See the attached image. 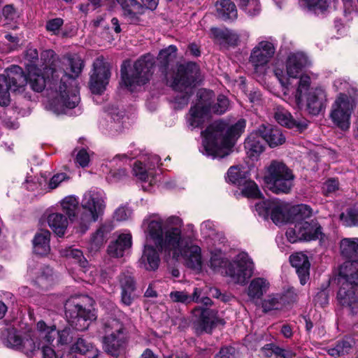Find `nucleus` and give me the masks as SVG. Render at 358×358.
<instances>
[{"label": "nucleus", "mask_w": 358, "mask_h": 358, "mask_svg": "<svg viewBox=\"0 0 358 358\" xmlns=\"http://www.w3.org/2000/svg\"><path fill=\"white\" fill-rule=\"evenodd\" d=\"M60 254L62 257H64L69 259H73L78 262L80 267L83 269L86 268L88 262L83 256V252L78 248H74L71 246L65 248L60 250Z\"/></svg>", "instance_id": "nucleus-44"}, {"label": "nucleus", "mask_w": 358, "mask_h": 358, "mask_svg": "<svg viewBox=\"0 0 358 358\" xmlns=\"http://www.w3.org/2000/svg\"><path fill=\"white\" fill-rule=\"evenodd\" d=\"M239 187L243 195L248 198L258 199L262 196L257 185L254 181L246 179Z\"/></svg>", "instance_id": "nucleus-48"}, {"label": "nucleus", "mask_w": 358, "mask_h": 358, "mask_svg": "<svg viewBox=\"0 0 358 358\" xmlns=\"http://www.w3.org/2000/svg\"><path fill=\"white\" fill-rule=\"evenodd\" d=\"M286 236L288 241L292 243H296L298 241L303 240L300 238V235L298 233V225L296 222L294 221V227H290L288 228L286 231Z\"/></svg>", "instance_id": "nucleus-59"}, {"label": "nucleus", "mask_w": 358, "mask_h": 358, "mask_svg": "<svg viewBox=\"0 0 358 358\" xmlns=\"http://www.w3.org/2000/svg\"><path fill=\"white\" fill-rule=\"evenodd\" d=\"M227 180L229 182L240 186L246 178L238 166H231L227 171Z\"/></svg>", "instance_id": "nucleus-52"}, {"label": "nucleus", "mask_w": 358, "mask_h": 358, "mask_svg": "<svg viewBox=\"0 0 358 358\" xmlns=\"http://www.w3.org/2000/svg\"><path fill=\"white\" fill-rule=\"evenodd\" d=\"M289 262L296 271L301 285H305L309 278L310 262L308 257L302 252H296L289 257Z\"/></svg>", "instance_id": "nucleus-28"}, {"label": "nucleus", "mask_w": 358, "mask_h": 358, "mask_svg": "<svg viewBox=\"0 0 358 358\" xmlns=\"http://www.w3.org/2000/svg\"><path fill=\"white\" fill-rule=\"evenodd\" d=\"M264 141L261 133H252L244 143L246 153L252 160L257 159L259 155L264 151Z\"/></svg>", "instance_id": "nucleus-32"}, {"label": "nucleus", "mask_w": 358, "mask_h": 358, "mask_svg": "<svg viewBox=\"0 0 358 358\" xmlns=\"http://www.w3.org/2000/svg\"><path fill=\"white\" fill-rule=\"evenodd\" d=\"M245 128V120H239L233 125L223 121H216L201 134L203 137L201 152L213 158H222L231 152V148Z\"/></svg>", "instance_id": "nucleus-2"}, {"label": "nucleus", "mask_w": 358, "mask_h": 358, "mask_svg": "<svg viewBox=\"0 0 358 358\" xmlns=\"http://www.w3.org/2000/svg\"><path fill=\"white\" fill-rule=\"evenodd\" d=\"M62 207L70 220H72L76 215V211L78 206V200L73 196L65 197L62 201Z\"/></svg>", "instance_id": "nucleus-50"}, {"label": "nucleus", "mask_w": 358, "mask_h": 358, "mask_svg": "<svg viewBox=\"0 0 358 358\" xmlns=\"http://www.w3.org/2000/svg\"><path fill=\"white\" fill-rule=\"evenodd\" d=\"M27 83V78L22 68L13 66L0 74V90H18Z\"/></svg>", "instance_id": "nucleus-21"}, {"label": "nucleus", "mask_w": 358, "mask_h": 358, "mask_svg": "<svg viewBox=\"0 0 358 358\" xmlns=\"http://www.w3.org/2000/svg\"><path fill=\"white\" fill-rule=\"evenodd\" d=\"M54 280L52 270L49 266H43L40 268L38 275L36 278V283L43 288H48L52 285Z\"/></svg>", "instance_id": "nucleus-49"}, {"label": "nucleus", "mask_w": 358, "mask_h": 358, "mask_svg": "<svg viewBox=\"0 0 358 358\" xmlns=\"http://www.w3.org/2000/svg\"><path fill=\"white\" fill-rule=\"evenodd\" d=\"M286 236L288 241L292 243H296L298 241L303 240L300 238V235L298 233V225L296 222L294 221V227H290L288 228L286 231Z\"/></svg>", "instance_id": "nucleus-58"}, {"label": "nucleus", "mask_w": 358, "mask_h": 358, "mask_svg": "<svg viewBox=\"0 0 358 358\" xmlns=\"http://www.w3.org/2000/svg\"><path fill=\"white\" fill-rule=\"evenodd\" d=\"M110 73L103 59L97 58L93 63V72L90 76V84L93 90L106 88Z\"/></svg>", "instance_id": "nucleus-25"}, {"label": "nucleus", "mask_w": 358, "mask_h": 358, "mask_svg": "<svg viewBox=\"0 0 358 358\" xmlns=\"http://www.w3.org/2000/svg\"><path fill=\"white\" fill-rule=\"evenodd\" d=\"M60 62L62 66L59 68H46V73L48 78L50 73L54 80H60L59 88L62 90L68 88L69 83L79 77L84 67V62L76 54H67L62 57Z\"/></svg>", "instance_id": "nucleus-11"}, {"label": "nucleus", "mask_w": 358, "mask_h": 358, "mask_svg": "<svg viewBox=\"0 0 358 358\" xmlns=\"http://www.w3.org/2000/svg\"><path fill=\"white\" fill-rule=\"evenodd\" d=\"M338 188V182L335 179H329L327 180L322 187L323 192L325 194H329L334 192Z\"/></svg>", "instance_id": "nucleus-61"}, {"label": "nucleus", "mask_w": 358, "mask_h": 358, "mask_svg": "<svg viewBox=\"0 0 358 358\" xmlns=\"http://www.w3.org/2000/svg\"><path fill=\"white\" fill-rule=\"evenodd\" d=\"M294 222L298 225V233L303 241L319 238L322 234L321 227L315 220H310L311 208L306 205L298 206L294 208Z\"/></svg>", "instance_id": "nucleus-12"}, {"label": "nucleus", "mask_w": 358, "mask_h": 358, "mask_svg": "<svg viewBox=\"0 0 358 358\" xmlns=\"http://www.w3.org/2000/svg\"><path fill=\"white\" fill-rule=\"evenodd\" d=\"M341 254L345 258L358 259V238H344L340 241Z\"/></svg>", "instance_id": "nucleus-41"}, {"label": "nucleus", "mask_w": 358, "mask_h": 358, "mask_svg": "<svg viewBox=\"0 0 358 358\" xmlns=\"http://www.w3.org/2000/svg\"><path fill=\"white\" fill-rule=\"evenodd\" d=\"M202 294V289L200 287H194L192 294L186 291H172L169 294L170 299L173 303H180L185 305L196 301L198 297Z\"/></svg>", "instance_id": "nucleus-38"}, {"label": "nucleus", "mask_w": 358, "mask_h": 358, "mask_svg": "<svg viewBox=\"0 0 358 358\" xmlns=\"http://www.w3.org/2000/svg\"><path fill=\"white\" fill-rule=\"evenodd\" d=\"M148 224L149 238L152 240L160 252L166 257L184 260V264L189 268L200 271L203 258L201 248L192 243L195 237L194 225L189 224L188 234H182L180 227L182 220L177 216H170L163 219L155 214L145 221Z\"/></svg>", "instance_id": "nucleus-1"}, {"label": "nucleus", "mask_w": 358, "mask_h": 358, "mask_svg": "<svg viewBox=\"0 0 358 358\" xmlns=\"http://www.w3.org/2000/svg\"><path fill=\"white\" fill-rule=\"evenodd\" d=\"M131 234H122L108 245V252L111 257H121L124 255V252L131 247Z\"/></svg>", "instance_id": "nucleus-34"}, {"label": "nucleus", "mask_w": 358, "mask_h": 358, "mask_svg": "<svg viewBox=\"0 0 358 358\" xmlns=\"http://www.w3.org/2000/svg\"><path fill=\"white\" fill-rule=\"evenodd\" d=\"M119 284L121 289L136 288V283L129 271H122L119 276Z\"/></svg>", "instance_id": "nucleus-54"}, {"label": "nucleus", "mask_w": 358, "mask_h": 358, "mask_svg": "<svg viewBox=\"0 0 358 358\" xmlns=\"http://www.w3.org/2000/svg\"><path fill=\"white\" fill-rule=\"evenodd\" d=\"M226 264L227 261L225 260L221 251H217L211 253L210 266L214 271H220V269L224 266Z\"/></svg>", "instance_id": "nucleus-55"}, {"label": "nucleus", "mask_w": 358, "mask_h": 358, "mask_svg": "<svg viewBox=\"0 0 358 358\" xmlns=\"http://www.w3.org/2000/svg\"><path fill=\"white\" fill-rule=\"evenodd\" d=\"M50 233L46 229L39 230L33 240V250L34 253L39 255H45L50 251Z\"/></svg>", "instance_id": "nucleus-36"}, {"label": "nucleus", "mask_w": 358, "mask_h": 358, "mask_svg": "<svg viewBox=\"0 0 358 358\" xmlns=\"http://www.w3.org/2000/svg\"><path fill=\"white\" fill-rule=\"evenodd\" d=\"M47 222L50 229L59 236H64L68 226L67 218L61 213H51Z\"/></svg>", "instance_id": "nucleus-40"}, {"label": "nucleus", "mask_w": 358, "mask_h": 358, "mask_svg": "<svg viewBox=\"0 0 358 358\" xmlns=\"http://www.w3.org/2000/svg\"><path fill=\"white\" fill-rule=\"evenodd\" d=\"M160 158L158 155H150L145 164L141 162L134 163L133 172L136 177L142 181L152 182L153 169L159 165Z\"/></svg>", "instance_id": "nucleus-27"}, {"label": "nucleus", "mask_w": 358, "mask_h": 358, "mask_svg": "<svg viewBox=\"0 0 358 358\" xmlns=\"http://www.w3.org/2000/svg\"><path fill=\"white\" fill-rule=\"evenodd\" d=\"M254 263L248 254L241 252L229 263L226 274L236 284L243 285L254 273Z\"/></svg>", "instance_id": "nucleus-13"}, {"label": "nucleus", "mask_w": 358, "mask_h": 358, "mask_svg": "<svg viewBox=\"0 0 358 358\" xmlns=\"http://www.w3.org/2000/svg\"><path fill=\"white\" fill-rule=\"evenodd\" d=\"M176 52L177 48L173 45H171L159 52L157 59L160 65L164 70L166 69L169 63L176 59Z\"/></svg>", "instance_id": "nucleus-47"}, {"label": "nucleus", "mask_w": 358, "mask_h": 358, "mask_svg": "<svg viewBox=\"0 0 358 358\" xmlns=\"http://www.w3.org/2000/svg\"><path fill=\"white\" fill-rule=\"evenodd\" d=\"M216 15L223 20H233L237 17V9L231 0H219L215 3Z\"/></svg>", "instance_id": "nucleus-35"}, {"label": "nucleus", "mask_w": 358, "mask_h": 358, "mask_svg": "<svg viewBox=\"0 0 358 358\" xmlns=\"http://www.w3.org/2000/svg\"><path fill=\"white\" fill-rule=\"evenodd\" d=\"M357 95L353 93H340L331 104L329 118L334 125L342 131L350 127L352 114L357 101Z\"/></svg>", "instance_id": "nucleus-8"}, {"label": "nucleus", "mask_w": 358, "mask_h": 358, "mask_svg": "<svg viewBox=\"0 0 358 358\" xmlns=\"http://www.w3.org/2000/svg\"><path fill=\"white\" fill-rule=\"evenodd\" d=\"M307 64V57L303 52L289 54L286 61L287 74L285 75L280 69H276L274 71L281 86L285 88H289L292 86V81L296 79L299 72Z\"/></svg>", "instance_id": "nucleus-14"}, {"label": "nucleus", "mask_w": 358, "mask_h": 358, "mask_svg": "<svg viewBox=\"0 0 358 358\" xmlns=\"http://www.w3.org/2000/svg\"><path fill=\"white\" fill-rule=\"evenodd\" d=\"M339 275L344 280L343 283L358 287V259L344 262L340 266Z\"/></svg>", "instance_id": "nucleus-30"}, {"label": "nucleus", "mask_w": 358, "mask_h": 358, "mask_svg": "<svg viewBox=\"0 0 358 358\" xmlns=\"http://www.w3.org/2000/svg\"><path fill=\"white\" fill-rule=\"evenodd\" d=\"M275 48L268 41H261L252 50L250 62L257 73H264L265 66L273 56Z\"/></svg>", "instance_id": "nucleus-20"}, {"label": "nucleus", "mask_w": 358, "mask_h": 358, "mask_svg": "<svg viewBox=\"0 0 358 358\" xmlns=\"http://www.w3.org/2000/svg\"><path fill=\"white\" fill-rule=\"evenodd\" d=\"M71 350L83 355L89 352H97V350L94 348L93 344L83 338H78L72 345Z\"/></svg>", "instance_id": "nucleus-51"}, {"label": "nucleus", "mask_w": 358, "mask_h": 358, "mask_svg": "<svg viewBox=\"0 0 358 358\" xmlns=\"http://www.w3.org/2000/svg\"><path fill=\"white\" fill-rule=\"evenodd\" d=\"M152 215H153L145 218L143 223V226H146V229L145 230V231L146 233L147 243L144 245L143 252L139 260L140 266L148 271H155L156 269H157L160 262L159 256L156 248H155L153 245L149 244L150 241L153 242L154 244L155 243L152 240H151L149 238V235L148 233V224L145 223V221L149 219ZM155 247L157 249H159L157 246ZM158 250L160 251L159 250Z\"/></svg>", "instance_id": "nucleus-23"}, {"label": "nucleus", "mask_w": 358, "mask_h": 358, "mask_svg": "<svg viewBox=\"0 0 358 358\" xmlns=\"http://www.w3.org/2000/svg\"><path fill=\"white\" fill-rule=\"evenodd\" d=\"M337 300L341 306L348 308L352 313H358V287L342 282L337 294Z\"/></svg>", "instance_id": "nucleus-24"}, {"label": "nucleus", "mask_w": 358, "mask_h": 358, "mask_svg": "<svg viewBox=\"0 0 358 358\" xmlns=\"http://www.w3.org/2000/svg\"><path fill=\"white\" fill-rule=\"evenodd\" d=\"M255 210L259 216L267 219L268 217L276 224L285 222L287 206L278 199L262 201L255 205Z\"/></svg>", "instance_id": "nucleus-17"}, {"label": "nucleus", "mask_w": 358, "mask_h": 358, "mask_svg": "<svg viewBox=\"0 0 358 358\" xmlns=\"http://www.w3.org/2000/svg\"><path fill=\"white\" fill-rule=\"evenodd\" d=\"M66 314L71 317L70 324L78 331L87 329L90 322L95 320L94 314L83 308V305L76 302L74 299H69L66 303Z\"/></svg>", "instance_id": "nucleus-15"}, {"label": "nucleus", "mask_w": 358, "mask_h": 358, "mask_svg": "<svg viewBox=\"0 0 358 358\" xmlns=\"http://www.w3.org/2000/svg\"><path fill=\"white\" fill-rule=\"evenodd\" d=\"M283 303V296L281 294H271L262 301V308L264 313H267L281 308Z\"/></svg>", "instance_id": "nucleus-45"}, {"label": "nucleus", "mask_w": 358, "mask_h": 358, "mask_svg": "<svg viewBox=\"0 0 358 358\" xmlns=\"http://www.w3.org/2000/svg\"><path fill=\"white\" fill-rule=\"evenodd\" d=\"M134 157L133 155L129 157L127 154L117 155L113 159L110 160L108 164H106V168L109 169L108 179L110 181H117L127 176V171L124 169H116V166H121L130 158Z\"/></svg>", "instance_id": "nucleus-29"}, {"label": "nucleus", "mask_w": 358, "mask_h": 358, "mask_svg": "<svg viewBox=\"0 0 358 358\" xmlns=\"http://www.w3.org/2000/svg\"><path fill=\"white\" fill-rule=\"evenodd\" d=\"M295 99L297 105L306 102L309 113L316 115L325 106L327 95L324 91H296Z\"/></svg>", "instance_id": "nucleus-19"}, {"label": "nucleus", "mask_w": 358, "mask_h": 358, "mask_svg": "<svg viewBox=\"0 0 358 358\" xmlns=\"http://www.w3.org/2000/svg\"><path fill=\"white\" fill-rule=\"evenodd\" d=\"M240 6L249 15H255L260 10L259 0H238Z\"/></svg>", "instance_id": "nucleus-53"}, {"label": "nucleus", "mask_w": 358, "mask_h": 358, "mask_svg": "<svg viewBox=\"0 0 358 358\" xmlns=\"http://www.w3.org/2000/svg\"><path fill=\"white\" fill-rule=\"evenodd\" d=\"M275 355L282 358H294L296 353L290 348H275Z\"/></svg>", "instance_id": "nucleus-64"}, {"label": "nucleus", "mask_w": 358, "mask_h": 358, "mask_svg": "<svg viewBox=\"0 0 358 358\" xmlns=\"http://www.w3.org/2000/svg\"><path fill=\"white\" fill-rule=\"evenodd\" d=\"M76 162L82 167H86L90 162V154L85 149H81L78 151L76 157Z\"/></svg>", "instance_id": "nucleus-60"}, {"label": "nucleus", "mask_w": 358, "mask_h": 358, "mask_svg": "<svg viewBox=\"0 0 358 358\" xmlns=\"http://www.w3.org/2000/svg\"><path fill=\"white\" fill-rule=\"evenodd\" d=\"M292 171L282 162L273 161L267 167L264 182L275 194H287L293 186Z\"/></svg>", "instance_id": "nucleus-10"}, {"label": "nucleus", "mask_w": 358, "mask_h": 358, "mask_svg": "<svg viewBox=\"0 0 358 358\" xmlns=\"http://www.w3.org/2000/svg\"><path fill=\"white\" fill-rule=\"evenodd\" d=\"M117 1L123 10V15L131 22H136L138 15L143 13V6L136 0Z\"/></svg>", "instance_id": "nucleus-37"}, {"label": "nucleus", "mask_w": 358, "mask_h": 358, "mask_svg": "<svg viewBox=\"0 0 358 358\" xmlns=\"http://www.w3.org/2000/svg\"><path fill=\"white\" fill-rule=\"evenodd\" d=\"M210 38L222 48L236 46L240 41L239 35L237 33L227 28H211Z\"/></svg>", "instance_id": "nucleus-26"}, {"label": "nucleus", "mask_w": 358, "mask_h": 358, "mask_svg": "<svg viewBox=\"0 0 358 358\" xmlns=\"http://www.w3.org/2000/svg\"><path fill=\"white\" fill-rule=\"evenodd\" d=\"M106 194L98 189H92L85 192L81 201L83 212L78 217V223L85 230L92 222L98 220L106 207Z\"/></svg>", "instance_id": "nucleus-9"}, {"label": "nucleus", "mask_w": 358, "mask_h": 358, "mask_svg": "<svg viewBox=\"0 0 358 358\" xmlns=\"http://www.w3.org/2000/svg\"><path fill=\"white\" fill-rule=\"evenodd\" d=\"M201 80L202 76L196 63L189 62L177 66V72L173 77V84L176 86L194 87Z\"/></svg>", "instance_id": "nucleus-16"}, {"label": "nucleus", "mask_w": 358, "mask_h": 358, "mask_svg": "<svg viewBox=\"0 0 358 358\" xmlns=\"http://www.w3.org/2000/svg\"><path fill=\"white\" fill-rule=\"evenodd\" d=\"M196 92L198 103L191 107L187 119L192 129L201 127L209 120L211 113L222 114L229 106V101L224 95H219L215 102L213 91Z\"/></svg>", "instance_id": "nucleus-3"}, {"label": "nucleus", "mask_w": 358, "mask_h": 358, "mask_svg": "<svg viewBox=\"0 0 358 358\" xmlns=\"http://www.w3.org/2000/svg\"><path fill=\"white\" fill-rule=\"evenodd\" d=\"M37 329L40 334L39 336L49 344L52 343L56 335L58 336V344L62 345H67L72 339L71 329L69 327H65L62 331H57L55 326L49 327L43 321H39L37 323Z\"/></svg>", "instance_id": "nucleus-22"}, {"label": "nucleus", "mask_w": 358, "mask_h": 358, "mask_svg": "<svg viewBox=\"0 0 358 358\" xmlns=\"http://www.w3.org/2000/svg\"><path fill=\"white\" fill-rule=\"evenodd\" d=\"M355 342L350 338H346L338 341L336 343L334 346L329 347L327 349V352L329 355L338 357L348 355L352 350Z\"/></svg>", "instance_id": "nucleus-42"}, {"label": "nucleus", "mask_w": 358, "mask_h": 358, "mask_svg": "<svg viewBox=\"0 0 358 358\" xmlns=\"http://www.w3.org/2000/svg\"><path fill=\"white\" fill-rule=\"evenodd\" d=\"M30 82L31 83V87L33 90H42L44 88V83L45 81V76L42 74H37L36 78H33L30 75Z\"/></svg>", "instance_id": "nucleus-63"}, {"label": "nucleus", "mask_w": 358, "mask_h": 358, "mask_svg": "<svg viewBox=\"0 0 358 358\" xmlns=\"http://www.w3.org/2000/svg\"><path fill=\"white\" fill-rule=\"evenodd\" d=\"M275 119L282 126L288 128H296L297 130L302 131L307 128L308 121L305 119L296 120L294 119L290 113L284 109H278L275 113Z\"/></svg>", "instance_id": "nucleus-33"}, {"label": "nucleus", "mask_w": 358, "mask_h": 358, "mask_svg": "<svg viewBox=\"0 0 358 358\" xmlns=\"http://www.w3.org/2000/svg\"><path fill=\"white\" fill-rule=\"evenodd\" d=\"M154 65V58L150 55L141 57L134 63L133 68L129 61H124L120 69L121 87H131L145 84L153 73Z\"/></svg>", "instance_id": "nucleus-5"}, {"label": "nucleus", "mask_w": 358, "mask_h": 358, "mask_svg": "<svg viewBox=\"0 0 358 358\" xmlns=\"http://www.w3.org/2000/svg\"><path fill=\"white\" fill-rule=\"evenodd\" d=\"M2 341L7 348L20 350L28 357H33L40 353L42 358H57L55 350L47 345L36 347L33 338L29 335L22 336L15 329H8L2 334Z\"/></svg>", "instance_id": "nucleus-6"}, {"label": "nucleus", "mask_w": 358, "mask_h": 358, "mask_svg": "<svg viewBox=\"0 0 358 358\" xmlns=\"http://www.w3.org/2000/svg\"><path fill=\"white\" fill-rule=\"evenodd\" d=\"M259 133H261L264 141H266L271 147L281 145L285 141L282 131L277 127H264L263 129H259Z\"/></svg>", "instance_id": "nucleus-39"}, {"label": "nucleus", "mask_w": 358, "mask_h": 358, "mask_svg": "<svg viewBox=\"0 0 358 358\" xmlns=\"http://www.w3.org/2000/svg\"><path fill=\"white\" fill-rule=\"evenodd\" d=\"M20 96L32 100L31 92H44V91H18ZM42 94V103L47 110L59 115L66 113L68 108H73L80 102L79 91H45Z\"/></svg>", "instance_id": "nucleus-4"}, {"label": "nucleus", "mask_w": 358, "mask_h": 358, "mask_svg": "<svg viewBox=\"0 0 358 358\" xmlns=\"http://www.w3.org/2000/svg\"><path fill=\"white\" fill-rule=\"evenodd\" d=\"M70 178V176L65 173H57L50 179L48 187L50 189H55L62 182H68Z\"/></svg>", "instance_id": "nucleus-56"}, {"label": "nucleus", "mask_w": 358, "mask_h": 358, "mask_svg": "<svg viewBox=\"0 0 358 358\" xmlns=\"http://www.w3.org/2000/svg\"><path fill=\"white\" fill-rule=\"evenodd\" d=\"M173 99L171 101L175 104L176 108H182L187 106L189 100L194 97L192 102L195 106L198 103L196 91H173Z\"/></svg>", "instance_id": "nucleus-43"}, {"label": "nucleus", "mask_w": 358, "mask_h": 358, "mask_svg": "<svg viewBox=\"0 0 358 358\" xmlns=\"http://www.w3.org/2000/svg\"><path fill=\"white\" fill-rule=\"evenodd\" d=\"M103 331L104 351L114 357H119L124 352L127 343L123 321L114 317L108 318L103 324Z\"/></svg>", "instance_id": "nucleus-7"}, {"label": "nucleus", "mask_w": 358, "mask_h": 358, "mask_svg": "<svg viewBox=\"0 0 358 358\" xmlns=\"http://www.w3.org/2000/svg\"><path fill=\"white\" fill-rule=\"evenodd\" d=\"M306 2L310 9H319L324 11L327 7V0H306Z\"/></svg>", "instance_id": "nucleus-62"}, {"label": "nucleus", "mask_w": 358, "mask_h": 358, "mask_svg": "<svg viewBox=\"0 0 358 358\" xmlns=\"http://www.w3.org/2000/svg\"><path fill=\"white\" fill-rule=\"evenodd\" d=\"M109 231V227L104 225L100 227L90 239V249L97 250L106 241V235Z\"/></svg>", "instance_id": "nucleus-46"}, {"label": "nucleus", "mask_w": 358, "mask_h": 358, "mask_svg": "<svg viewBox=\"0 0 358 358\" xmlns=\"http://www.w3.org/2000/svg\"><path fill=\"white\" fill-rule=\"evenodd\" d=\"M192 313L195 317L193 328L197 334L210 333L216 324L222 323V320L217 316V313L214 310L196 307Z\"/></svg>", "instance_id": "nucleus-18"}, {"label": "nucleus", "mask_w": 358, "mask_h": 358, "mask_svg": "<svg viewBox=\"0 0 358 358\" xmlns=\"http://www.w3.org/2000/svg\"><path fill=\"white\" fill-rule=\"evenodd\" d=\"M136 288L121 289V301L126 306H130L134 298Z\"/></svg>", "instance_id": "nucleus-57"}, {"label": "nucleus", "mask_w": 358, "mask_h": 358, "mask_svg": "<svg viewBox=\"0 0 358 358\" xmlns=\"http://www.w3.org/2000/svg\"><path fill=\"white\" fill-rule=\"evenodd\" d=\"M270 282L264 278L257 277L253 278L248 288L247 294L252 301H257L268 291Z\"/></svg>", "instance_id": "nucleus-31"}]
</instances>
